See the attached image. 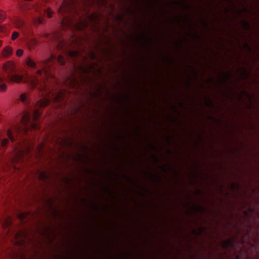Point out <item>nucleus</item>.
I'll return each mask as SVG.
<instances>
[{"label": "nucleus", "mask_w": 259, "mask_h": 259, "mask_svg": "<svg viewBox=\"0 0 259 259\" xmlns=\"http://www.w3.org/2000/svg\"><path fill=\"white\" fill-rule=\"evenodd\" d=\"M122 178L125 180L126 182L130 183L131 184H132L135 187L138 188L139 189H140L144 192H146L147 193H150V192L149 190H147L144 186H141L138 184H135L134 183L133 181L132 180V179L130 178V177L125 175L123 174L122 175Z\"/></svg>", "instance_id": "ddd939ff"}, {"label": "nucleus", "mask_w": 259, "mask_h": 259, "mask_svg": "<svg viewBox=\"0 0 259 259\" xmlns=\"http://www.w3.org/2000/svg\"><path fill=\"white\" fill-rule=\"evenodd\" d=\"M12 224V220L10 217H8L3 224V228L6 229L10 226Z\"/></svg>", "instance_id": "ea45409f"}, {"label": "nucleus", "mask_w": 259, "mask_h": 259, "mask_svg": "<svg viewBox=\"0 0 259 259\" xmlns=\"http://www.w3.org/2000/svg\"><path fill=\"white\" fill-rule=\"evenodd\" d=\"M58 62L61 64V65H64L65 63V59L64 57L62 55H59L58 56Z\"/></svg>", "instance_id": "052dcab7"}, {"label": "nucleus", "mask_w": 259, "mask_h": 259, "mask_svg": "<svg viewBox=\"0 0 259 259\" xmlns=\"http://www.w3.org/2000/svg\"><path fill=\"white\" fill-rule=\"evenodd\" d=\"M29 120V115L25 114L22 116L21 122L24 124H26L28 122Z\"/></svg>", "instance_id": "09e8293b"}, {"label": "nucleus", "mask_w": 259, "mask_h": 259, "mask_svg": "<svg viewBox=\"0 0 259 259\" xmlns=\"http://www.w3.org/2000/svg\"><path fill=\"white\" fill-rule=\"evenodd\" d=\"M100 18V15L97 13H92L88 17V20L92 22H96Z\"/></svg>", "instance_id": "bb28decb"}, {"label": "nucleus", "mask_w": 259, "mask_h": 259, "mask_svg": "<svg viewBox=\"0 0 259 259\" xmlns=\"http://www.w3.org/2000/svg\"><path fill=\"white\" fill-rule=\"evenodd\" d=\"M204 104V105L207 107L213 108L214 107V105L211 99L208 97H205Z\"/></svg>", "instance_id": "c9c22d12"}, {"label": "nucleus", "mask_w": 259, "mask_h": 259, "mask_svg": "<svg viewBox=\"0 0 259 259\" xmlns=\"http://www.w3.org/2000/svg\"><path fill=\"white\" fill-rule=\"evenodd\" d=\"M96 0H84L83 3L84 5L86 6H92ZM106 2V0H98L97 3L98 5L102 6L105 5Z\"/></svg>", "instance_id": "412c9836"}, {"label": "nucleus", "mask_w": 259, "mask_h": 259, "mask_svg": "<svg viewBox=\"0 0 259 259\" xmlns=\"http://www.w3.org/2000/svg\"><path fill=\"white\" fill-rule=\"evenodd\" d=\"M172 4L181 6L184 10H190L191 9V5L189 4H186L183 0L174 1L172 3Z\"/></svg>", "instance_id": "f3484780"}, {"label": "nucleus", "mask_w": 259, "mask_h": 259, "mask_svg": "<svg viewBox=\"0 0 259 259\" xmlns=\"http://www.w3.org/2000/svg\"><path fill=\"white\" fill-rule=\"evenodd\" d=\"M184 72L185 75L190 79H196L198 78V73L192 65H188L186 66Z\"/></svg>", "instance_id": "423d86ee"}, {"label": "nucleus", "mask_w": 259, "mask_h": 259, "mask_svg": "<svg viewBox=\"0 0 259 259\" xmlns=\"http://www.w3.org/2000/svg\"><path fill=\"white\" fill-rule=\"evenodd\" d=\"M39 45V42L35 38H31L28 42L29 50L33 49Z\"/></svg>", "instance_id": "cd10ccee"}, {"label": "nucleus", "mask_w": 259, "mask_h": 259, "mask_svg": "<svg viewBox=\"0 0 259 259\" xmlns=\"http://www.w3.org/2000/svg\"><path fill=\"white\" fill-rule=\"evenodd\" d=\"M112 99L115 100L118 103H127L130 101V96L128 95H114Z\"/></svg>", "instance_id": "4468645a"}, {"label": "nucleus", "mask_w": 259, "mask_h": 259, "mask_svg": "<svg viewBox=\"0 0 259 259\" xmlns=\"http://www.w3.org/2000/svg\"><path fill=\"white\" fill-rule=\"evenodd\" d=\"M9 143V140L8 139L5 138V139H3L1 143V147L5 148L7 146Z\"/></svg>", "instance_id": "8fccbe9b"}, {"label": "nucleus", "mask_w": 259, "mask_h": 259, "mask_svg": "<svg viewBox=\"0 0 259 259\" xmlns=\"http://www.w3.org/2000/svg\"><path fill=\"white\" fill-rule=\"evenodd\" d=\"M167 120L168 121L174 122V123H180V121L177 120L176 118H175L172 115H171L170 114H167Z\"/></svg>", "instance_id": "a18cd8bd"}, {"label": "nucleus", "mask_w": 259, "mask_h": 259, "mask_svg": "<svg viewBox=\"0 0 259 259\" xmlns=\"http://www.w3.org/2000/svg\"><path fill=\"white\" fill-rule=\"evenodd\" d=\"M236 71L238 75L239 78L241 79H246L250 75L249 72L243 67L238 68Z\"/></svg>", "instance_id": "f8f14e48"}, {"label": "nucleus", "mask_w": 259, "mask_h": 259, "mask_svg": "<svg viewBox=\"0 0 259 259\" xmlns=\"http://www.w3.org/2000/svg\"><path fill=\"white\" fill-rule=\"evenodd\" d=\"M75 159L79 161H83L84 159L87 158V156L85 155L81 154L80 153H76L75 155Z\"/></svg>", "instance_id": "de8ad7c7"}, {"label": "nucleus", "mask_w": 259, "mask_h": 259, "mask_svg": "<svg viewBox=\"0 0 259 259\" xmlns=\"http://www.w3.org/2000/svg\"><path fill=\"white\" fill-rule=\"evenodd\" d=\"M147 2V6L153 8L156 3L157 0H146Z\"/></svg>", "instance_id": "864d4df0"}, {"label": "nucleus", "mask_w": 259, "mask_h": 259, "mask_svg": "<svg viewBox=\"0 0 259 259\" xmlns=\"http://www.w3.org/2000/svg\"><path fill=\"white\" fill-rule=\"evenodd\" d=\"M42 113V111L41 109L35 110L33 115V120L36 121L38 120Z\"/></svg>", "instance_id": "72a5a7b5"}, {"label": "nucleus", "mask_w": 259, "mask_h": 259, "mask_svg": "<svg viewBox=\"0 0 259 259\" xmlns=\"http://www.w3.org/2000/svg\"><path fill=\"white\" fill-rule=\"evenodd\" d=\"M64 93L62 91H60L53 99L54 102H59L63 100Z\"/></svg>", "instance_id": "4c0bfd02"}, {"label": "nucleus", "mask_w": 259, "mask_h": 259, "mask_svg": "<svg viewBox=\"0 0 259 259\" xmlns=\"http://www.w3.org/2000/svg\"><path fill=\"white\" fill-rule=\"evenodd\" d=\"M232 77V74L231 71H221L219 72L218 78L216 80L217 83L219 86L225 84L226 81Z\"/></svg>", "instance_id": "7ed1b4c3"}, {"label": "nucleus", "mask_w": 259, "mask_h": 259, "mask_svg": "<svg viewBox=\"0 0 259 259\" xmlns=\"http://www.w3.org/2000/svg\"><path fill=\"white\" fill-rule=\"evenodd\" d=\"M71 22L69 18H64L61 22V25L63 26H69L71 25Z\"/></svg>", "instance_id": "58836bf2"}, {"label": "nucleus", "mask_w": 259, "mask_h": 259, "mask_svg": "<svg viewBox=\"0 0 259 259\" xmlns=\"http://www.w3.org/2000/svg\"><path fill=\"white\" fill-rule=\"evenodd\" d=\"M241 28L244 30H248L250 28V23L246 20H241L239 21Z\"/></svg>", "instance_id": "c756f323"}, {"label": "nucleus", "mask_w": 259, "mask_h": 259, "mask_svg": "<svg viewBox=\"0 0 259 259\" xmlns=\"http://www.w3.org/2000/svg\"><path fill=\"white\" fill-rule=\"evenodd\" d=\"M147 146L149 148H150L151 149H152L155 151L157 152L159 151L157 147L156 146H154L152 143H148Z\"/></svg>", "instance_id": "338daca9"}, {"label": "nucleus", "mask_w": 259, "mask_h": 259, "mask_svg": "<svg viewBox=\"0 0 259 259\" xmlns=\"http://www.w3.org/2000/svg\"><path fill=\"white\" fill-rule=\"evenodd\" d=\"M233 242L231 239H228L221 241V246L223 248L227 249L229 246H232Z\"/></svg>", "instance_id": "c85d7f7f"}, {"label": "nucleus", "mask_w": 259, "mask_h": 259, "mask_svg": "<svg viewBox=\"0 0 259 259\" xmlns=\"http://www.w3.org/2000/svg\"><path fill=\"white\" fill-rule=\"evenodd\" d=\"M23 155L24 152L23 151H20L18 152L12 159V162L13 163L19 162L22 159Z\"/></svg>", "instance_id": "5701e85b"}, {"label": "nucleus", "mask_w": 259, "mask_h": 259, "mask_svg": "<svg viewBox=\"0 0 259 259\" xmlns=\"http://www.w3.org/2000/svg\"><path fill=\"white\" fill-rule=\"evenodd\" d=\"M204 230H205V227H200L197 230L192 229L191 231V233L196 236H199L201 235L202 232Z\"/></svg>", "instance_id": "473e14b6"}, {"label": "nucleus", "mask_w": 259, "mask_h": 259, "mask_svg": "<svg viewBox=\"0 0 259 259\" xmlns=\"http://www.w3.org/2000/svg\"><path fill=\"white\" fill-rule=\"evenodd\" d=\"M49 176L45 172L42 171L40 172L39 175V179L42 181H45L48 178Z\"/></svg>", "instance_id": "3c124183"}, {"label": "nucleus", "mask_w": 259, "mask_h": 259, "mask_svg": "<svg viewBox=\"0 0 259 259\" xmlns=\"http://www.w3.org/2000/svg\"><path fill=\"white\" fill-rule=\"evenodd\" d=\"M111 208L110 205L107 204L101 206L100 209L102 211L106 212Z\"/></svg>", "instance_id": "4d7b16f0"}, {"label": "nucleus", "mask_w": 259, "mask_h": 259, "mask_svg": "<svg viewBox=\"0 0 259 259\" xmlns=\"http://www.w3.org/2000/svg\"><path fill=\"white\" fill-rule=\"evenodd\" d=\"M14 24L16 27L20 29L24 26L25 22L22 19L17 18L15 20Z\"/></svg>", "instance_id": "a878e982"}, {"label": "nucleus", "mask_w": 259, "mask_h": 259, "mask_svg": "<svg viewBox=\"0 0 259 259\" xmlns=\"http://www.w3.org/2000/svg\"><path fill=\"white\" fill-rule=\"evenodd\" d=\"M197 171H198V166L196 164L194 166L193 169L191 170V171L188 175L189 177L196 179L197 177Z\"/></svg>", "instance_id": "f704fd0d"}, {"label": "nucleus", "mask_w": 259, "mask_h": 259, "mask_svg": "<svg viewBox=\"0 0 259 259\" xmlns=\"http://www.w3.org/2000/svg\"><path fill=\"white\" fill-rule=\"evenodd\" d=\"M3 70L6 73L10 74L16 71V65L13 61H8L4 64Z\"/></svg>", "instance_id": "0eeeda50"}, {"label": "nucleus", "mask_w": 259, "mask_h": 259, "mask_svg": "<svg viewBox=\"0 0 259 259\" xmlns=\"http://www.w3.org/2000/svg\"><path fill=\"white\" fill-rule=\"evenodd\" d=\"M29 212H24L21 213H19L18 214V218L21 220H23L24 219L26 218V217L28 215Z\"/></svg>", "instance_id": "6e6d98bb"}, {"label": "nucleus", "mask_w": 259, "mask_h": 259, "mask_svg": "<svg viewBox=\"0 0 259 259\" xmlns=\"http://www.w3.org/2000/svg\"><path fill=\"white\" fill-rule=\"evenodd\" d=\"M105 174H106V176H107V177H108V178L111 179L112 178V176H115L116 177H117V174L114 172H113V171L111 170H106L105 171Z\"/></svg>", "instance_id": "79ce46f5"}, {"label": "nucleus", "mask_w": 259, "mask_h": 259, "mask_svg": "<svg viewBox=\"0 0 259 259\" xmlns=\"http://www.w3.org/2000/svg\"><path fill=\"white\" fill-rule=\"evenodd\" d=\"M174 45L178 48H181L182 47V40H179L176 41L174 42Z\"/></svg>", "instance_id": "774afa93"}, {"label": "nucleus", "mask_w": 259, "mask_h": 259, "mask_svg": "<svg viewBox=\"0 0 259 259\" xmlns=\"http://www.w3.org/2000/svg\"><path fill=\"white\" fill-rule=\"evenodd\" d=\"M88 25L89 23L87 19H80L76 23L75 28V29L80 30L87 28Z\"/></svg>", "instance_id": "2eb2a0df"}, {"label": "nucleus", "mask_w": 259, "mask_h": 259, "mask_svg": "<svg viewBox=\"0 0 259 259\" xmlns=\"http://www.w3.org/2000/svg\"><path fill=\"white\" fill-rule=\"evenodd\" d=\"M220 94L226 98H232L236 94L235 90L231 87L228 86L226 88V91L221 90Z\"/></svg>", "instance_id": "1a4fd4ad"}, {"label": "nucleus", "mask_w": 259, "mask_h": 259, "mask_svg": "<svg viewBox=\"0 0 259 259\" xmlns=\"http://www.w3.org/2000/svg\"><path fill=\"white\" fill-rule=\"evenodd\" d=\"M187 35L188 36H190L194 40H198L200 38V36L196 33H194L193 34H191L190 33H188Z\"/></svg>", "instance_id": "13d9d810"}, {"label": "nucleus", "mask_w": 259, "mask_h": 259, "mask_svg": "<svg viewBox=\"0 0 259 259\" xmlns=\"http://www.w3.org/2000/svg\"><path fill=\"white\" fill-rule=\"evenodd\" d=\"M13 54V49L11 47L7 46L4 48L2 52V55L5 58L10 57Z\"/></svg>", "instance_id": "6ab92c4d"}, {"label": "nucleus", "mask_w": 259, "mask_h": 259, "mask_svg": "<svg viewBox=\"0 0 259 259\" xmlns=\"http://www.w3.org/2000/svg\"><path fill=\"white\" fill-rule=\"evenodd\" d=\"M242 49H246L248 52L251 51V47L248 45L247 42L244 43L242 46Z\"/></svg>", "instance_id": "0e129e2a"}, {"label": "nucleus", "mask_w": 259, "mask_h": 259, "mask_svg": "<svg viewBox=\"0 0 259 259\" xmlns=\"http://www.w3.org/2000/svg\"><path fill=\"white\" fill-rule=\"evenodd\" d=\"M27 236V232L25 230L19 231L15 236V239L17 240L14 244L16 246L23 245L25 241L24 239L19 240L21 238H25Z\"/></svg>", "instance_id": "6e6552de"}, {"label": "nucleus", "mask_w": 259, "mask_h": 259, "mask_svg": "<svg viewBox=\"0 0 259 259\" xmlns=\"http://www.w3.org/2000/svg\"><path fill=\"white\" fill-rule=\"evenodd\" d=\"M23 77L22 75L15 74L11 75L9 78V81H12L13 82L19 83L22 79Z\"/></svg>", "instance_id": "b1692460"}, {"label": "nucleus", "mask_w": 259, "mask_h": 259, "mask_svg": "<svg viewBox=\"0 0 259 259\" xmlns=\"http://www.w3.org/2000/svg\"><path fill=\"white\" fill-rule=\"evenodd\" d=\"M50 102V100L49 99H41L37 101L36 103V106L38 108H44L47 106Z\"/></svg>", "instance_id": "4be33fe9"}, {"label": "nucleus", "mask_w": 259, "mask_h": 259, "mask_svg": "<svg viewBox=\"0 0 259 259\" xmlns=\"http://www.w3.org/2000/svg\"><path fill=\"white\" fill-rule=\"evenodd\" d=\"M76 2L72 0H64L58 12L59 13H69L74 10L76 7Z\"/></svg>", "instance_id": "f03ea898"}, {"label": "nucleus", "mask_w": 259, "mask_h": 259, "mask_svg": "<svg viewBox=\"0 0 259 259\" xmlns=\"http://www.w3.org/2000/svg\"><path fill=\"white\" fill-rule=\"evenodd\" d=\"M190 15L188 14H186L182 17L176 16L174 18H171L169 19H167L166 20L165 22L166 23H174L176 22L177 23H180L181 21L183 22H186L190 21L189 20Z\"/></svg>", "instance_id": "9d476101"}, {"label": "nucleus", "mask_w": 259, "mask_h": 259, "mask_svg": "<svg viewBox=\"0 0 259 259\" xmlns=\"http://www.w3.org/2000/svg\"><path fill=\"white\" fill-rule=\"evenodd\" d=\"M158 168L164 172H167L171 169V166L168 164H165L162 165H159Z\"/></svg>", "instance_id": "2f4dec72"}, {"label": "nucleus", "mask_w": 259, "mask_h": 259, "mask_svg": "<svg viewBox=\"0 0 259 259\" xmlns=\"http://www.w3.org/2000/svg\"><path fill=\"white\" fill-rule=\"evenodd\" d=\"M85 172L88 174H93V175H98V176L100 175L101 174V171L94 170V169H91V168L87 169L85 170Z\"/></svg>", "instance_id": "c03bdc74"}, {"label": "nucleus", "mask_w": 259, "mask_h": 259, "mask_svg": "<svg viewBox=\"0 0 259 259\" xmlns=\"http://www.w3.org/2000/svg\"><path fill=\"white\" fill-rule=\"evenodd\" d=\"M26 64L30 67L35 68L36 67V63L32 60L30 57H28L26 59Z\"/></svg>", "instance_id": "e433bc0d"}, {"label": "nucleus", "mask_w": 259, "mask_h": 259, "mask_svg": "<svg viewBox=\"0 0 259 259\" xmlns=\"http://www.w3.org/2000/svg\"><path fill=\"white\" fill-rule=\"evenodd\" d=\"M89 207L93 210H98L99 209V206L93 202H91L89 205Z\"/></svg>", "instance_id": "603ef678"}, {"label": "nucleus", "mask_w": 259, "mask_h": 259, "mask_svg": "<svg viewBox=\"0 0 259 259\" xmlns=\"http://www.w3.org/2000/svg\"><path fill=\"white\" fill-rule=\"evenodd\" d=\"M101 72V68L97 63L93 62L85 66L78 79L75 77L67 79L65 83L66 85L72 88H78L81 85L90 86L93 83L94 76Z\"/></svg>", "instance_id": "f257e3e1"}, {"label": "nucleus", "mask_w": 259, "mask_h": 259, "mask_svg": "<svg viewBox=\"0 0 259 259\" xmlns=\"http://www.w3.org/2000/svg\"><path fill=\"white\" fill-rule=\"evenodd\" d=\"M67 53L69 56L71 57H74L78 55L79 52L77 51H72L68 52Z\"/></svg>", "instance_id": "bf43d9fd"}, {"label": "nucleus", "mask_w": 259, "mask_h": 259, "mask_svg": "<svg viewBox=\"0 0 259 259\" xmlns=\"http://www.w3.org/2000/svg\"><path fill=\"white\" fill-rule=\"evenodd\" d=\"M190 202L187 203L188 209L185 211V213L187 215H191L197 212H203L205 211V208L199 204H194L191 206H188Z\"/></svg>", "instance_id": "20e7f679"}, {"label": "nucleus", "mask_w": 259, "mask_h": 259, "mask_svg": "<svg viewBox=\"0 0 259 259\" xmlns=\"http://www.w3.org/2000/svg\"><path fill=\"white\" fill-rule=\"evenodd\" d=\"M161 59L162 61L166 62L167 65L174 64L175 63L174 58L168 55H162Z\"/></svg>", "instance_id": "393cba45"}, {"label": "nucleus", "mask_w": 259, "mask_h": 259, "mask_svg": "<svg viewBox=\"0 0 259 259\" xmlns=\"http://www.w3.org/2000/svg\"><path fill=\"white\" fill-rule=\"evenodd\" d=\"M150 158L152 159V161L154 164H157L159 162V159L158 157L155 154H152L150 156Z\"/></svg>", "instance_id": "5fc2aeb1"}, {"label": "nucleus", "mask_w": 259, "mask_h": 259, "mask_svg": "<svg viewBox=\"0 0 259 259\" xmlns=\"http://www.w3.org/2000/svg\"><path fill=\"white\" fill-rule=\"evenodd\" d=\"M70 40L71 41L70 45L73 48H77L81 44V39L76 35H72Z\"/></svg>", "instance_id": "a211bd4d"}, {"label": "nucleus", "mask_w": 259, "mask_h": 259, "mask_svg": "<svg viewBox=\"0 0 259 259\" xmlns=\"http://www.w3.org/2000/svg\"><path fill=\"white\" fill-rule=\"evenodd\" d=\"M46 12L47 13V17L49 18L52 17L54 12L51 10L50 8L47 9Z\"/></svg>", "instance_id": "69168bd1"}, {"label": "nucleus", "mask_w": 259, "mask_h": 259, "mask_svg": "<svg viewBox=\"0 0 259 259\" xmlns=\"http://www.w3.org/2000/svg\"><path fill=\"white\" fill-rule=\"evenodd\" d=\"M132 256L131 251L122 252L116 255H112L110 256L111 259H124L126 257Z\"/></svg>", "instance_id": "dca6fc26"}, {"label": "nucleus", "mask_w": 259, "mask_h": 259, "mask_svg": "<svg viewBox=\"0 0 259 259\" xmlns=\"http://www.w3.org/2000/svg\"><path fill=\"white\" fill-rule=\"evenodd\" d=\"M30 83L31 85L34 88L38 83V80L37 78H34L31 80Z\"/></svg>", "instance_id": "e2e57ef3"}, {"label": "nucleus", "mask_w": 259, "mask_h": 259, "mask_svg": "<svg viewBox=\"0 0 259 259\" xmlns=\"http://www.w3.org/2000/svg\"><path fill=\"white\" fill-rule=\"evenodd\" d=\"M125 17V14L123 13H118L115 17V20L116 21H118V22H122Z\"/></svg>", "instance_id": "37998d69"}, {"label": "nucleus", "mask_w": 259, "mask_h": 259, "mask_svg": "<svg viewBox=\"0 0 259 259\" xmlns=\"http://www.w3.org/2000/svg\"><path fill=\"white\" fill-rule=\"evenodd\" d=\"M134 39L138 42L142 43L144 46H148L153 44V39L152 38L148 37L145 33H141L136 35Z\"/></svg>", "instance_id": "39448f33"}, {"label": "nucleus", "mask_w": 259, "mask_h": 259, "mask_svg": "<svg viewBox=\"0 0 259 259\" xmlns=\"http://www.w3.org/2000/svg\"><path fill=\"white\" fill-rule=\"evenodd\" d=\"M245 95H248V93L245 91H241L237 96V100L238 101H240L242 99V97Z\"/></svg>", "instance_id": "a19ab883"}, {"label": "nucleus", "mask_w": 259, "mask_h": 259, "mask_svg": "<svg viewBox=\"0 0 259 259\" xmlns=\"http://www.w3.org/2000/svg\"><path fill=\"white\" fill-rule=\"evenodd\" d=\"M7 134L9 138L11 140L12 142H14L15 139L12 136V132L10 129L7 130Z\"/></svg>", "instance_id": "680f3d73"}, {"label": "nucleus", "mask_w": 259, "mask_h": 259, "mask_svg": "<svg viewBox=\"0 0 259 259\" xmlns=\"http://www.w3.org/2000/svg\"><path fill=\"white\" fill-rule=\"evenodd\" d=\"M32 22L35 26H38L39 24H44L46 23L44 16H39L38 17H34L32 19Z\"/></svg>", "instance_id": "aec40b11"}, {"label": "nucleus", "mask_w": 259, "mask_h": 259, "mask_svg": "<svg viewBox=\"0 0 259 259\" xmlns=\"http://www.w3.org/2000/svg\"><path fill=\"white\" fill-rule=\"evenodd\" d=\"M143 173L145 175L146 177L149 180L155 182H161L162 179L161 177L157 174H153L151 172L144 170Z\"/></svg>", "instance_id": "9b49d317"}, {"label": "nucleus", "mask_w": 259, "mask_h": 259, "mask_svg": "<svg viewBox=\"0 0 259 259\" xmlns=\"http://www.w3.org/2000/svg\"><path fill=\"white\" fill-rule=\"evenodd\" d=\"M19 10L21 12H25L29 10L27 4H22L19 5Z\"/></svg>", "instance_id": "49530a36"}, {"label": "nucleus", "mask_w": 259, "mask_h": 259, "mask_svg": "<svg viewBox=\"0 0 259 259\" xmlns=\"http://www.w3.org/2000/svg\"><path fill=\"white\" fill-rule=\"evenodd\" d=\"M103 192L108 193L110 195L111 199L113 200H116V198L115 196L112 195V194H116V192L112 191L109 187H105L102 188Z\"/></svg>", "instance_id": "7c9ffc66"}]
</instances>
